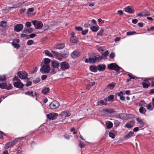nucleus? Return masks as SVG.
I'll list each match as a JSON object with an SVG mask.
<instances>
[{
  "label": "nucleus",
  "instance_id": "1",
  "mask_svg": "<svg viewBox=\"0 0 154 154\" xmlns=\"http://www.w3.org/2000/svg\"><path fill=\"white\" fill-rule=\"evenodd\" d=\"M107 68L111 70L119 71L120 70L121 68L115 63H111L107 65Z\"/></svg>",
  "mask_w": 154,
  "mask_h": 154
},
{
  "label": "nucleus",
  "instance_id": "2",
  "mask_svg": "<svg viewBox=\"0 0 154 154\" xmlns=\"http://www.w3.org/2000/svg\"><path fill=\"white\" fill-rule=\"evenodd\" d=\"M50 66L43 65L40 69V71L42 74L48 73L50 71Z\"/></svg>",
  "mask_w": 154,
  "mask_h": 154
},
{
  "label": "nucleus",
  "instance_id": "3",
  "mask_svg": "<svg viewBox=\"0 0 154 154\" xmlns=\"http://www.w3.org/2000/svg\"><path fill=\"white\" fill-rule=\"evenodd\" d=\"M60 106L59 103L56 100L53 101L49 105L51 109H54L58 108Z\"/></svg>",
  "mask_w": 154,
  "mask_h": 154
},
{
  "label": "nucleus",
  "instance_id": "4",
  "mask_svg": "<svg viewBox=\"0 0 154 154\" xmlns=\"http://www.w3.org/2000/svg\"><path fill=\"white\" fill-rule=\"evenodd\" d=\"M32 23L36 29H40L43 26V23L41 21L35 20L32 21Z\"/></svg>",
  "mask_w": 154,
  "mask_h": 154
},
{
  "label": "nucleus",
  "instance_id": "5",
  "mask_svg": "<svg viewBox=\"0 0 154 154\" xmlns=\"http://www.w3.org/2000/svg\"><path fill=\"white\" fill-rule=\"evenodd\" d=\"M46 117L50 120L55 119L58 116V114L56 113L52 112L46 115Z\"/></svg>",
  "mask_w": 154,
  "mask_h": 154
},
{
  "label": "nucleus",
  "instance_id": "6",
  "mask_svg": "<svg viewBox=\"0 0 154 154\" xmlns=\"http://www.w3.org/2000/svg\"><path fill=\"white\" fill-rule=\"evenodd\" d=\"M60 69L62 70H65L68 69L69 67V65L66 62H62L60 64Z\"/></svg>",
  "mask_w": 154,
  "mask_h": 154
},
{
  "label": "nucleus",
  "instance_id": "7",
  "mask_svg": "<svg viewBox=\"0 0 154 154\" xmlns=\"http://www.w3.org/2000/svg\"><path fill=\"white\" fill-rule=\"evenodd\" d=\"M23 26L21 24H16L14 26V30L16 32H18L21 31L23 28Z\"/></svg>",
  "mask_w": 154,
  "mask_h": 154
},
{
  "label": "nucleus",
  "instance_id": "8",
  "mask_svg": "<svg viewBox=\"0 0 154 154\" xmlns=\"http://www.w3.org/2000/svg\"><path fill=\"white\" fill-rule=\"evenodd\" d=\"M115 117L116 118H119L122 119L126 120L127 119V115L124 113H122L116 115L115 116Z\"/></svg>",
  "mask_w": 154,
  "mask_h": 154
},
{
  "label": "nucleus",
  "instance_id": "9",
  "mask_svg": "<svg viewBox=\"0 0 154 154\" xmlns=\"http://www.w3.org/2000/svg\"><path fill=\"white\" fill-rule=\"evenodd\" d=\"M15 87L19 88H22L23 87V84L20 81H18L14 83Z\"/></svg>",
  "mask_w": 154,
  "mask_h": 154
},
{
  "label": "nucleus",
  "instance_id": "10",
  "mask_svg": "<svg viewBox=\"0 0 154 154\" xmlns=\"http://www.w3.org/2000/svg\"><path fill=\"white\" fill-rule=\"evenodd\" d=\"M19 77L21 79H25L27 77V74L26 72H19L17 73Z\"/></svg>",
  "mask_w": 154,
  "mask_h": 154
},
{
  "label": "nucleus",
  "instance_id": "11",
  "mask_svg": "<svg viewBox=\"0 0 154 154\" xmlns=\"http://www.w3.org/2000/svg\"><path fill=\"white\" fill-rule=\"evenodd\" d=\"M61 116H62L63 118H65L71 115L69 112L67 111H63L60 114Z\"/></svg>",
  "mask_w": 154,
  "mask_h": 154
},
{
  "label": "nucleus",
  "instance_id": "12",
  "mask_svg": "<svg viewBox=\"0 0 154 154\" xmlns=\"http://www.w3.org/2000/svg\"><path fill=\"white\" fill-rule=\"evenodd\" d=\"M72 57L73 58H76L80 55V52L79 51H75L71 54Z\"/></svg>",
  "mask_w": 154,
  "mask_h": 154
},
{
  "label": "nucleus",
  "instance_id": "13",
  "mask_svg": "<svg viewBox=\"0 0 154 154\" xmlns=\"http://www.w3.org/2000/svg\"><path fill=\"white\" fill-rule=\"evenodd\" d=\"M12 87L10 85L9 87H7L5 83H2L0 84V88L2 89H6L8 90H10L12 88Z\"/></svg>",
  "mask_w": 154,
  "mask_h": 154
},
{
  "label": "nucleus",
  "instance_id": "14",
  "mask_svg": "<svg viewBox=\"0 0 154 154\" xmlns=\"http://www.w3.org/2000/svg\"><path fill=\"white\" fill-rule=\"evenodd\" d=\"M107 100L106 98H105L104 100H102L98 101L97 103L99 105L102 106L103 105H106L107 103Z\"/></svg>",
  "mask_w": 154,
  "mask_h": 154
},
{
  "label": "nucleus",
  "instance_id": "15",
  "mask_svg": "<svg viewBox=\"0 0 154 154\" xmlns=\"http://www.w3.org/2000/svg\"><path fill=\"white\" fill-rule=\"evenodd\" d=\"M124 11L125 12L129 14L133 13L134 12V11L129 6L125 8L124 9Z\"/></svg>",
  "mask_w": 154,
  "mask_h": 154
},
{
  "label": "nucleus",
  "instance_id": "16",
  "mask_svg": "<svg viewBox=\"0 0 154 154\" xmlns=\"http://www.w3.org/2000/svg\"><path fill=\"white\" fill-rule=\"evenodd\" d=\"M94 57L90 58V62L91 63H94L97 60H98L99 58V56L97 55L96 54L94 55Z\"/></svg>",
  "mask_w": 154,
  "mask_h": 154
},
{
  "label": "nucleus",
  "instance_id": "17",
  "mask_svg": "<svg viewBox=\"0 0 154 154\" xmlns=\"http://www.w3.org/2000/svg\"><path fill=\"white\" fill-rule=\"evenodd\" d=\"M116 86V83L114 82L111 83L106 86V89L109 90L112 89Z\"/></svg>",
  "mask_w": 154,
  "mask_h": 154
},
{
  "label": "nucleus",
  "instance_id": "18",
  "mask_svg": "<svg viewBox=\"0 0 154 154\" xmlns=\"http://www.w3.org/2000/svg\"><path fill=\"white\" fill-rule=\"evenodd\" d=\"M106 67V66L104 64H100L97 66V68L98 71H100L104 70Z\"/></svg>",
  "mask_w": 154,
  "mask_h": 154
},
{
  "label": "nucleus",
  "instance_id": "19",
  "mask_svg": "<svg viewBox=\"0 0 154 154\" xmlns=\"http://www.w3.org/2000/svg\"><path fill=\"white\" fill-rule=\"evenodd\" d=\"M52 66L54 68H58L59 66V63L57 61H54L52 63Z\"/></svg>",
  "mask_w": 154,
  "mask_h": 154
},
{
  "label": "nucleus",
  "instance_id": "20",
  "mask_svg": "<svg viewBox=\"0 0 154 154\" xmlns=\"http://www.w3.org/2000/svg\"><path fill=\"white\" fill-rule=\"evenodd\" d=\"M44 63L43 65H47L49 66H50V60L48 58H45L43 60Z\"/></svg>",
  "mask_w": 154,
  "mask_h": 154
},
{
  "label": "nucleus",
  "instance_id": "21",
  "mask_svg": "<svg viewBox=\"0 0 154 154\" xmlns=\"http://www.w3.org/2000/svg\"><path fill=\"white\" fill-rule=\"evenodd\" d=\"M134 134V133L132 131H130L128 134L124 136V138L125 139H128L133 136Z\"/></svg>",
  "mask_w": 154,
  "mask_h": 154
},
{
  "label": "nucleus",
  "instance_id": "22",
  "mask_svg": "<svg viewBox=\"0 0 154 154\" xmlns=\"http://www.w3.org/2000/svg\"><path fill=\"white\" fill-rule=\"evenodd\" d=\"M113 126L112 123L110 121H108L106 122V127L107 129H109Z\"/></svg>",
  "mask_w": 154,
  "mask_h": 154
},
{
  "label": "nucleus",
  "instance_id": "23",
  "mask_svg": "<svg viewBox=\"0 0 154 154\" xmlns=\"http://www.w3.org/2000/svg\"><path fill=\"white\" fill-rule=\"evenodd\" d=\"M89 69L91 71L94 72H97V67L94 65L91 66Z\"/></svg>",
  "mask_w": 154,
  "mask_h": 154
},
{
  "label": "nucleus",
  "instance_id": "24",
  "mask_svg": "<svg viewBox=\"0 0 154 154\" xmlns=\"http://www.w3.org/2000/svg\"><path fill=\"white\" fill-rule=\"evenodd\" d=\"M74 33L72 34V36L70 39V41L71 42L73 43L76 42L78 41V39L76 37H74Z\"/></svg>",
  "mask_w": 154,
  "mask_h": 154
},
{
  "label": "nucleus",
  "instance_id": "25",
  "mask_svg": "<svg viewBox=\"0 0 154 154\" xmlns=\"http://www.w3.org/2000/svg\"><path fill=\"white\" fill-rule=\"evenodd\" d=\"M154 106H153L152 103H151L148 104L147 106H146L147 109L150 111H152L153 110Z\"/></svg>",
  "mask_w": 154,
  "mask_h": 154
},
{
  "label": "nucleus",
  "instance_id": "26",
  "mask_svg": "<svg viewBox=\"0 0 154 154\" xmlns=\"http://www.w3.org/2000/svg\"><path fill=\"white\" fill-rule=\"evenodd\" d=\"M115 131L114 130L110 131L109 134V136L112 139L114 138L115 137Z\"/></svg>",
  "mask_w": 154,
  "mask_h": 154
},
{
  "label": "nucleus",
  "instance_id": "27",
  "mask_svg": "<svg viewBox=\"0 0 154 154\" xmlns=\"http://www.w3.org/2000/svg\"><path fill=\"white\" fill-rule=\"evenodd\" d=\"M44 53L47 56L51 57H54V56L53 55L51 54L50 51H49L46 50H45L44 52Z\"/></svg>",
  "mask_w": 154,
  "mask_h": 154
},
{
  "label": "nucleus",
  "instance_id": "28",
  "mask_svg": "<svg viewBox=\"0 0 154 154\" xmlns=\"http://www.w3.org/2000/svg\"><path fill=\"white\" fill-rule=\"evenodd\" d=\"M69 52L66 51H64L61 53V56H62V58H65L67 57L69 55Z\"/></svg>",
  "mask_w": 154,
  "mask_h": 154
},
{
  "label": "nucleus",
  "instance_id": "29",
  "mask_svg": "<svg viewBox=\"0 0 154 154\" xmlns=\"http://www.w3.org/2000/svg\"><path fill=\"white\" fill-rule=\"evenodd\" d=\"M64 44L63 43H62L61 44L57 45H56V48L58 49H61L63 48L64 47Z\"/></svg>",
  "mask_w": 154,
  "mask_h": 154
},
{
  "label": "nucleus",
  "instance_id": "30",
  "mask_svg": "<svg viewBox=\"0 0 154 154\" xmlns=\"http://www.w3.org/2000/svg\"><path fill=\"white\" fill-rule=\"evenodd\" d=\"M99 28L98 26H92L91 27V29L92 31L96 32L98 29Z\"/></svg>",
  "mask_w": 154,
  "mask_h": 154
},
{
  "label": "nucleus",
  "instance_id": "31",
  "mask_svg": "<svg viewBox=\"0 0 154 154\" xmlns=\"http://www.w3.org/2000/svg\"><path fill=\"white\" fill-rule=\"evenodd\" d=\"M25 94L26 95H28L31 97H34V92L33 91H28L25 92Z\"/></svg>",
  "mask_w": 154,
  "mask_h": 154
},
{
  "label": "nucleus",
  "instance_id": "32",
  "mask_svg": "<svg viewBox=\"0 0 154 154\" xmlns=\"http://www.w3.org/2000/svg\"><path fill=\"white\" fill-rule=\"evenodd\" d=\"M49 88H46L43 89L42 91V92L44 94H46L49 91Z\"/></svg>",
  "mask_w": 154,
  "mask_h": 154
},
{
  "label": "nucleus",
  "instance_id": "33",
  "mask_svg": "<svg viewBox=\"0 0 154 154\" xmlns=\"http://www.w3.org/2000/svg\"><path fill=\"white\" fill-rule=\"evenodd\" d=\"M139 112L140 113L142 114H144L146 112V109L143 107H141L139 109Z\"/></svg>",
  "mask_w": 154,
  "mask_h": 154
},
{
  "label": "nucleus",
  "instance_id": "34",
  "mask_svg": "<svg viewBox=\"0 0 154 154\" xmlns=\"http://www.w3.org/2000/svg\"><path fill=\"white\" fill-rule=\"evenodd\" d=\"M13 145H14V144L11 142L6 144L5 145V147L6 148H8L10 147L13 146Z\"/></svg>",
  "mask_w": 154,
  "mask_h": 154
},
{
  "label": "nucleus",
  "instance_id": "35",
  "mask_svg": "<svg viewBox=\"0 0 154 154\" xmlns=\"http://www.w3.org/2000/svg\"><path fill=\"white\" fill-rule=\"evenodd\" d=\"M136 120L140 125H143L144 124V123L143 122V120L141 119L137 118L136 119Z\"/></svg>",
  "mask_w": 154,
  "mask_h": 154
},
{
  "label": "nucleus",
  "instance_id": "36",
  "mask_svg": "<svg viewBox=\"0 0 154 154\" xmlns=\"http://www.w3.org/2000/svg\"><path fill=\"white\" fill-rule=\"evenodd\" d=\"M143 14L144 16H147L150 15V13L149 11L146 10H145L143 11Z\"/></svg>",
  "mask_w": 154,
  "mask_h": 154
},
{
  "label": "nucleus",
  "instance_id": "37",
  "mask_svg": "<svg viewBox=\"0 0 154 154\" xmlns=\"http://www.w3.org/2000/svg\"><path fill=\"white\" fill-rule=\"evenodd\" d=\"M104 31V30L103 29H101L97 33V36H101Z\"/></svg>",
  "mask_w": 154,
  "mask_h": 154
},
{
  "label": "nucleus",
  "instance_id": "38",
  "mask_svg": "<svg viewBox=\"0 0 154 154\" xmlns=\"http://www.w3.org/2000/svg\"><path fill=\"white\" fill-rule=\"evenodd\" d=\"M136 33V32L135 31H130L127 32L126 33V35H131L135 34Z\"/></svg>",
  "mask_w": 154,
  "mask_h": 154
},
{
  "label": "nucleus",
  "instance_id": "39",
  "mask_svg": "<svg viewBox=\"0 0 154 154\" xmlns=\"http://www.w3.org/2000/svg\"><path fill=\"white\" fill-rule=\"evenodd\" d=\"M55 58L57 59L61 60L62 58V56H61V54L58 53Z\"/></svg>",
  "mask_w": 154,
  "mask_h": 154
},
{
  "label": "nucleus",
  "instance_id": "40",
  "mask_svg": "<svg viewBox=\"0 0 154 154\" xmlns=\"http://www.w3.org/2000/svg\"><path fill=\"white\" fill-rule=\"evenodd\" d=\"M114 98L113 95H110L109 96L107 97L108 100L109 101H112Z\"/></svg>",
  "mask_w": 154,
  "mask_h": 154
},
{
  "label": "nucleus",
  "instance_id": "41",
  "mask_svg": "<svg viewBox=\"0 0 154 154\" xmlns=\"http://www.w3.org/2000/svg\"><path fill=\"white\" fill-rule=\"evenodd\" d=\"M6 80V78L5 75H0V81H4Z\"/></svg>",
  "mask_w": 154,
  "mask_h": 154
},
{
  "label": "nucleus",
  "instance_id": "42",
  "mask_svg": "<svg viewBox=\"0 0 154 154\" xmlns=\"http://www.w3.org/2000/svg\"><path fill=\"white\" fill-rule=\"evenodd\" d=\"M12 45L15 48H18L19 47V45L16 43L12 42Z\"/></svg>",
  "mask_w": 154,
  "mask_h": 154
},
{
  "label": "nucleus",
  "instance_id": "43",
  "mask_svg": "<svg viewBox=\"0 0 154 154\" xmlns=\"http://www.w3.org/2000/svg\"><path fill=\"white\" fill-rule=\"evenodd\" d=\"M7 23L5 22L2 21L1 22L0 25L3 27H5Z\"/></svg>",
  "mask_w": 154,
  "mask_h": 154
},
{
  "label": "nucleus",
  "instance_id": "44",
  "mask_svg": "<svg viewBox=\"0 0 154 154\" xmlns=\"http://www.w3.org/2000/svg\"><path fill=\"white\" fill-rule=\"evenodd\" d=\"M40 81V79L39 78H37L33 80V82L35 84H37Z\"/></svg>",
  "mask_w": 154,
  "mask_h": 154
},
{
  "label": "nucleus",
  "instance_id": "45",
  "mask_svg": "<svg viewBox=\"0 0 154 154\" xmlns=\"http://www.w3.org/2000/svg\"><path fill=\"white\" fill-rule=\"evenodd\" d=\"M145 104L144 101H142L139 103V105L140 106H146Z\"/></svg>",
  "mask_w": 154,
  "mask_h": 154
},
{
  "label": "nucleus",
  "instance_id": "46",
  "mask_svg": "<svg viewBox=\"0 0 154 154\" xmlns=\"http://www.w3.org/2000/svg\"><path fill=\"white\" fill-rule=\"evenodd\" d=\"M104 111L108 113H112L113 112V110L112 109H105L104 110Z\"/></svg>",
  "mask_w": 154,
  "mask_h": 154
},
{
  "label": "nucleus",
  "instance_id": "47",
  "mask_svg": "<svg viewBox=\"0 0 154 154\" xmlns=\"http://www.w3.org/2000/svg\"><path fill=\"white\" fill-rule=\"evenodd\" d=\"M133 126V125H131L130 123H128L125 125V127L128 128H131Z\"/></svg>",
  "mask_w": 154,
  "mask_h": 154
},
{
  "label": "nucleus",
  "instance_id": "48",
  "mask_svg": "<svg viewBox=\"0 0 154 154\" xmlns=\"http://www.w3.org/2000/svg\"><path fill=\"white\" fill-rule=\"evenodd\" d=\"M85 146V144L82 142H80L79 144V146L81 148H83Z\"/></svg>",
  "mask_w": 154,
  "mask_h": 154
},
{
  "label": "nucleus",
  "instance_id": "49",
  "mask_svg": "<svg viewBox=\"0 0 154 154\" xmlns=\"http://www.w3.org/2000/svg\"><path fill=\"white\" fill-rule=\"evenodd\" d=\"M33 41L32 40H30L28 41L27 44L28 45H31L33 43Z\"/></svg>",
  "mask_w": 154,
  "mask_h": 154
},
{
  "label": "nucleus",
  "instance_id": "50",
  "mask_svg": "<svg viewBox=\"0 0 154 154\" xmlns=\"http://www.w3.org/2000/svg\"><path fill=\"white\" fill-rule=\"evenodd\" d=\"M52 53L54 56L53 57H55L59 53L55 51H52Z\"/></svg>",
  "mask_w": 154,
  "mask_h": 154
},
{
  "label": "nucleus",
  "instance_id": "51",
  "mask_svg": "<svg viewBox=\"0 0 154 154\" xmlns=\"http://www.w3.org/2000/svg\"><path fill=\"white\" fill-rule=\"evenodd\" d=\"M108 54H109V52H108V51H106L105 52L103 53V54H102V55L104 57H106L107 56Z\"/></svg>",
  "mask_w": 154,
  "mask_h": 154
},
{
  "label": "nucleus",
  "instance_id": "52",
  "mask_svg": "<svg viewBox=\"0 0 154 154\" xmlns=\"http://www.w3.org/2000/svg\"><path fill=\"white\" fill-rule=\"evenodd\" d=\"M143 86L144 88H147L149 87V85L146 83H143Z\"/></svg>",
  "mask_w": 154,
  "mask_h": 154
},
{
  "label": "nucleus",
  "instance_id": "53",
  "mask_svg": "<svg viewBox=\"0 0 154 154\" xmlns=\"http://www.w3.org/2000/svg\"><path fill=\"white\" fill-rule=\"evenodd\" d=\"M20 6V4H17L16 5H14V6L12 7H11L10 8V9H14V8H17L18 7H19Z\"/></svg>",
  "mask_w": 154,
  "mask_h": 154
},
{
  "label": "nucleus",
  "instance_id": "54",
  "mask_svg": "<svg viewBox=\"0 0 154 154\" xmlns=\"http://www.w3.org/2000/svg\"><path fill=\"white\" fill-rule=\"evenodd\" d=\"M31 25V23L30 22H27L26 23V26L27 27H29Z\"/></svg>",
  "mask_w": 154,
  "mask_h": 154
},
{
  "label": "nucleus",
  "instance_id": "55",
  "mask_svg": "<svg viewBox=\"0 0 154 154\" xmlns=\"http://www.w3.org/2000/svg\"><path fill=\"white\" fill-rule=\"evenodd\" d=\"M115 57V54L113 52H112L109 55V57L113 59Z\"/></svg>",
  "mask_w": 154,
  "mask_h": 154
},
{
  "label": "nucleus",
  "instance_id": "56",
  "mask_svg": "<svg viewBox=\"0 0 154 154\" xmlns=\"http://www.w3.org/2000/svg\"><path fill=\"white\" fill-rule=\"evenodd\" d=\"M75 29L77 31H82V28L80 26H77L75 27Z\"/></svg>",
  "mask_w": 154,
  "mask_h": 154
},
{
  "label": "nucleus",
  "instance_id": "57",
  "mask_svg": "<svg viewBox=\"0 0 154 154\" xmlns=\"http://www.w3.org/2000/svg\"><path fill=\"white\" fill-rule=\"evenodd\" d=\"M88 29H85L84 31H82V34L83 35H85L88 32Z\"/></svg>",
  "mask_w": 154,
  "mask_h": 154
},
{
  "label": "nucleus",
  "instance_id": "58",
  "mask_svg": "<svg viewBox=\"0 0 154 154\" xmlns=\"http://www.w3.org/2000/svg\"><path fill=\"white\" fill-rule=\"evenodd\" d=\"M13 42L18 44L20 42V40L19 39H14L13 41Z\"/></svg>",
  "mask_w": 154,
  "mask_h": 154
},
{
  "label": "nucleus",
  "instance_id": "59",
  "mask_svg": "<svg viewBox=\"0 0 154 154\" xmlns=\"http://www.w3.org/2000/svg\"><path fill=\"white\" fill-rule=\"evenodd\" d=\"M128 75L130 79H135L134 77L133 76L131 73L128 74Z\"/></svg>",
  "mask_w": 154,
  "mask_h": 154
},
{
  "label": "nucleus",
  "instance_id": "60",
  "mask_svg": "<svg viewBox=\"0 0 154 154\" xmlns=\"http://www.w3.org/2000/svg\"><path fill=\"white\" fill-rule=\"evenodd\" d=\"M26 10L25 8H23L21 9L20 11V14H22V13L24 12Z\"/></svg>",
  "mask_w": 154,
  "mask_h": 154
},
{
  "label": "nucleus",
  "instance_id": "61",
  "mask_svg": "<svg viewBox=\"0 0 154 154\" xmlns=\"http://www.w3.org/2000/svg\"><path fill=\"white\" fill-rule=\"evenodd\" d=\"M98 50L100 52H101L102 53L104 51L103 48L101 47H99L98 48Z\"/></svg>",
  "mask_w": 154,
  "mask_h": 154
},
{
  "label": "nucleus",
  "instance_id": "62",
  "mask_svg": "<svg viewBox=\"0 0 154 154\" xmlns=\"http://www.w3.org/2000/svg\"><path fill=\"white\" fill-rule=\"evenodd\" d=\"M47 76L46 75H42L41 77L42 79V80H45L47 78Z\"/></svg>",
  "mask_w": 154,
  "mask_h": 154
},
{
  "label": "nucleus",
  "instance_id": "63",
  "mask_svg": "<svg viewBox=\"0 0 154 154\" xmlns=\"http://www.w3.org/2000/svg\"><path fill=\"white\" fill-rule=\"evenodd\" d=\"M34 8H29L28 9L27 12L28 13V12H32L33 11Z\"/></svg>",
  "mask_w": 154,
  "mask_h": 154
},
{
  "label": "nucleus",
  "instance_id": "64",
  "mask_svg": "<svg viewBox=\"0 0 154 154\" xmlns=\"http://www.w3.org/2000/svg\"><path fill=\"white\" fill-rule=\"evenodd\" d=\"M32 82H27L26 84V86L29 87L31 85Z\"/></svg>",
  "mask_w": 154,
  "mask_h": 154
}]
</instances>
